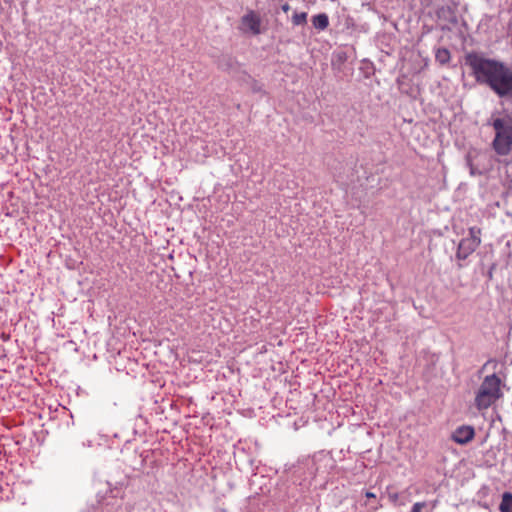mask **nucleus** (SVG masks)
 <instances>
[{"label": "nucleus", "mask_w": 512, "mask_h": 512, "mask_svg": "<svg viewBox=\"0 0 512 512\" xmlns=\"http://www.w3.org/2000/svg\"><path fill=\"white\" fill-rule=\"evenodd\" d=\"M481 229L474 226L469 228V236L463 238L457 247L456 258L459 261L467 259L481 244Z\"/></svg>", "instance_id": "20e7f679"}, {"label": "nucleus", "mask_w": 512, "mask_h": 512, "mask_svg": "<svg viewBox=\"0 0 512 512\" xmlns=\"http://www.w3.org/2000/svg\"><path fill=\"white\" fill-rule=\"evenodd\" d=\"M501 384L502 381L496 374L484 378L475 397V406L478 410L489 408L502 397Z\"/></svg>", "instance_id": "7ed1b4c3"}, {"label": "nucleus", "mask_w": 512, "mask_h": 512, "mask_svg": "<svg viewBox=\"0 0 512 512\" xmlns=\"http://www.w3.org/2000/svg\"><path fill=\"white\" fill-rule=\"evenodd\" d=\"M435 57L439 63L445 64L450 60V52L446 48H441L437 50Z\"/></svg>", "instance_id": "1a4fd4ad"}, {"label": "nucleus", "mask_w": 512, "mask_h": 512, "mask_svg": "<svg viewBox=\"0 0 512 512\" xmlns=\"http://www.w3.org/2000/svg\"><path fill=\"white\" fill-rule=\"evenodd\" d=\"M500 512H512V493L504 492L501 496V502L499 504Z\"/></svg>", "instance_id": "6e6552de"}, {"label": "nucleus", "mask_w": 512, "mask_h": 512, "mask_svg": "<svg viewBox=\"0 0 512 512\" xmlns=\"http://www.w3.org/2000/svg\"><path fill=\"white\" fill-rule=\"evenodd\" d=\"M249 80L251 81V89L254 91V92H260L262 90V86L261 84H259L256 80L252 79L251 77H249Z\"/></svg>", "instance_id": "9b49d317"}, {"label": "nucleus", "mask_w": 512, "mask_h": 512, "mask_svg": "<svg viewBox=\"0 0 512 512\" xmlns=\"http://www.w3.org/2000/svg\"><path fill=\"white\" fill-rule=\"evenodd\" d=\"M474 435L475 431L472 426L463 425L453 432L452 439L458 444H467L474 438Z\"/></svg>", "instance_id": "423d86ee"}, {"label": "nucleus", "mask_w": 512, "mask_h": 512, "mask_svg": "<svg viewBox=\"0 0 512 512\" xmlns=\"http://www.w3.org/2000/svg\"><path fill=\"white\" fill-rule=\"evenodd\" d=\"M365 495L367 498H375L376 497V495L370 491H367Z\"/></svg>", "instance_id": "4468645a"}, {"label": "nucleus", "mask_w": 512, "mask_h": 512, "mask_svg": "<svg viewBox=\"0 0 512 512\" xmlns=\"http://www.w3.org/2000/svg\"><path fill=\"white\" fill-rule=\"evenodd\" d=\"M465 64L470 67L471 75L477 83L489 87L500 98L509 95L512 89V69L505 63L470 52L465 55Z\"/></svg>", "instance_id": "f257e3e1"}, {"label": "nucleus", "mask_w": 512, "mask_h": 512, "mask_svg": "<svg viewBox=\"0 0 512 512\" xmlns=\"http://www.w3.org/2000/svg\"><path fill=\"white\" fill-rule=\"evenodd\" d=\"M261 17L253 10H249L241 18V29L253 35H259L261 30Z\"/></svg>", "instance_id": "39448f33"}, {"label": "nucleus", "mask_w": 512, "mask_h": 512, "mask_svg": "<svg viewBox=\"0 0 512 512\" xmlns=\"http://www.w3.org/2000/svg\"><path fill=\"white\" fill-rule=\"evenodd\" d=\"M308 14L306 12L294 13L292 16V22L294 25H304L307 22Z\"/></svg>", "instance_id": "9d476101"}, {"label": "nucleus", "mask_w": 512, "mask_h": 512, "mask_svg": "<svg viewBox=\"0 0 512 512\" xmlns=\"http://www.w3.org/2000/svg\"><path fill=\"white\" fill-rule=\"evenodd\" d=\"M281 9L283 12H288L290 10V5L288 3H285L281 6Z\"/></svg>", "instance_id": "ddd939ff"}, {"label": "nucleus", "mask_w": 512, "mask_h": 512, "mask_svg": "<svg viewBox=\"0 0 512 512\" xmlns=\"http://www.w3.org/2000/svg\"><path fill=\"white\" fill-rule=\"evenodd\" d=\"M424 507H426L425 502H417L413 505L411 512H422Z\"/></svg>", "instance_id": "f8f14e48"}, {"label": "nucleus", "mask_w": 512, "mask_h": 512, "mask_svg": "<svg viewBox=\"0 0 512 512\" xmlns=\"http://www.w3.org/2000/svg\"><path fill=\"white\" fill-rule=\"evenodd\" d=\"M489 125L495 132L492 149L498 156H508L512 151V114L504 113L492 117Z\"/></svg>", "instance_id": "f03ea898"}, {"label": "nucleus", "mask_w": 512, "mask_h": 512, "mask_svg": "<svg viewBox=\"0 0 512 512\" xmlns=\"http://www.w3.org/2000/svg\"><path fill=\"white\" fill-rule=\"evenodd\" d=\"M313 27L318 31H324L329 26V18L326 13H320L311 19Z\"/></svg>", "instance_id": "0eeeda50"}, {"label": "nucleus", "mask_w": 512, "mask_h": 512, "mask_svg": "<svg viewBox=\"0 0 512 512\" xmlns=\"http://www.w3.org/2000/svg\"><path fill=\"white\" fill-rule=\"evenodd\" d=\"M390 498H391V500H392L393 502H395V501L397 500V498H398L397 493H395V494H391V495H390Z\"/></svg>", "instance_id": "2eb2a0df"}]
</instances>
